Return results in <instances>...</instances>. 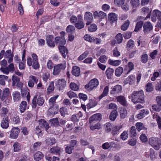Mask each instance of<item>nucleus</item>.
<instances>
[{
    "mask_svg": "<svg viewBox=\"0 0 161 161\" xmlns=\"http://www.w3.org/2000/svg\"><path fill=\"white\" fill-rule=\"evenodd\" d=\"M9 120L8 118H4L2 120L1 125L3 128L6 129L9 126Z\"/></svg>",
    "mask_w": 161,
    "mask_h": 161,
    "instance_id": "f3484780",
    "label": "nucleus"
},
{
    "mask_svg": "<svg viewBox=\"0 0 161 161\" xmlns=\"http://www.w3.org/2000/svg\"><path fill=\"white\" fill-rule=\"evenodd\" d=\"M66 67L65 62L57 64L54 66L53 74L54 75H59L62 70H64Z\"/></svg>",
    "mask_w": 161,
    "mask_h": 161,
    "instance_id": "7ed1b4c3",
    "label": "nucleus"
},
{
    "mask_svg": "<svg viewBox=\"0 0 161 161\" xmlns=\"http://www.w3.org/2000/svg\"><path fill=\"white\" fill-rule=\"evenodd\" d=\"M43 157V154L40 151L37 152L34 155V159L36 161H39Z\"/></svg>",
    "mask_w": 161,
    "mask_h": 161,
    "instance_id": "a878e982",
    "label": "nucleus"
},
{
    "mask_svg": "<svg viewBox=\"0 0 161 161\" xmlns=\"http://www.w3.org/2000/svg\"><path fill=\"white\" fill-rule=\"evenodd\" d=\"M129 98H131V101L134 103H145L143 91L141 90L139 91H134L129 97Z\"/></svg>",
    "mask_w": 161,
    "mask_h": 161,
    "instance_id": "f257e3e1",
    "label": "nucleus"
},
{
    "mask_svg": "<svg viewBox=\"0 0 161 161\" xmlns=\"http://www.w3.org/2000/svg\"><path fill=\"white\" fill-rule=\"evenodd\" d=\"M61 36H58L55 39V42L59 46H64L66 43V41L64 39V36L65 33L64 31H62L60 33Z\"/></svg>",
    "mask_w": 161,
    "mask_h": 161,
    "instance_id": "423d86ee",
    "label": "nucleus"
},
{
    "mask_svg": "<svg viewBox=\"0 0 161 161\" xmlns=\"http://www.w3.org/2000/svg\"><path fill=\"white\" fill-rule=\"evenodd\" d=\"M148 60V55L147 54L142 55L141 58V61L144 63H146Z\"/></svg>",
    "mask_w": 161,
    "mask_h": 161,
    "instance_id": "e2e57ef3",
    "label": "nucleus"
},
{
    "mask_svg": "<svg viewBox=\"0 0 161 161\" xmlns=\"http://www.w3.org/2000/svg\"><path fill=\"white\" fill-rule=\"evenodd\" d=\"M155 89L157 91H161V80L156 84L155 86Z\"/></svg>",
    "mask_w": 161,
    "mask_h": 161,
    "instance_id": "774afa93",
    "label": "nucleus"
},
{
    "mask_svg": "<svg viewBox=\"0 0 161 161\" xmlns=\"http://www.w3.org/2000/svg\"><path fill=\"white\" fill-rule=\"evenodd\" d=\"M4 54V57L6 58H8L12 56H13V54L11 53V50H9L6 51Z\"/></svg>",
    "mask_w": 161,
    "mask_h": 161,
    "instance_id": "69168bd1",
    "label": "nucleus"
},
{
    "mask_svg": "<svg viewBox=\"0 0 161 161\" xmlns=\"http://www.w3.org/2000/svg\"><path fill=\"white\" fill-rule=\"evenodd\" d=\"M131 5L133 7H136L139 4V0H131L130 1Z\"/></svg>",
    "mask_w": 161,
    "mask_h": 161,
    "instance_id": "3c124183",
    "label": "nucleus"
},
{
    "mask_svg": "<svg viewBox=\"0 0 161 161\" xmlns=\"http://www.w3.org/2000/svg\"><path fill=\"white\" fill-rule=\"evenodd\" d=\"M114 73V70L113 69L108 68L106 71V74L108 79L111 78L112 75Z\"/></svg>",
    "mask_w": 161,
    "mask_h": 161,
    "instance_id": "c756f323",
    "label": "nucleus"
},
{
    "mask_svg": "<svg viewBox=\"0 0 161 161\" xmlns=\"http://www.w3.org/2000/svg\"><path fill=\"white\" fill-rule=\"evenodd\" d=\"M108 20L111 22L116 21L117 19V16L114 13H110L108 14Z\"/></svg>",
    "mask_w": 161,
    "mask_h": 161,
    "instance_id": "473e14b6",
    "label": "nucleus"
},
{
    "mask_svg": "<svg viewBox=\"0 0 161 161\" xmlns=\"http://www.w3.org/2000/svg\"><path fill=\"white\" fill-rule=\"evenodd\" d=\"M75 26L77 29H80L84 28L85 24L82 21H78L77 23H75Z\"/></svg>",
    "mask_w": 161,
    "mask_h": 161,
    "instance_id": "79ce46f5",
    "label": "nucleus"
},
{
    "mask_svg": "<svg viewBox=\"0 0 161 161\" xmlns=\"http://www.w3.org/2000/svg\"><path fill=\"white\" fill-rule=\"evenodd\" d=\"M14 150V152H18L20 150L21 148L20 145L19 143L15 142L13 145Z\"/></svg>",
    "mask_w": 161,
    "mask_h": 161,
    "instance_id": "49530a36",
    "label": "nucleus"
},
{
    "mask_svg": "<svg viewBox=\"0 0 161 161\" xmlns=\"http://www.w3.org/2000/svg\"><path fill=\"white\" fill-rule=\"evenodd\" d=\"M39 125L41 126H43L46 130L49 128V126L47 123L43 119H41L39 120Z\"/></svg>",
    "mask_w": 161,
    "mask_h": 161,
    "instance_id": "cd10ccee",
    "label": "nucleus"
},
{
    "mask_svg": "<svg viewBox=\"0 0 161 161\" xmlns=\"http://www.w3.org/2000/svg\"><path fill=\"white\" fill-rule=\"evenodd\" d=\"M19 132V129L18 127H14L12 129L10 135V137L13 138H16Z\"/></svg>",
    "mask_w": 161,
    "mask_h": 161,
    "instance_id": "2eb2a0df",
    "label": "nucleus"
},
{
    "mask_svg": "<svg viewBox=\"0 0 161 161\" xmlns=\"http://www.w3.org/2000/svg\"><path fill=\"white\" fill-rule=\"evenodd\" d=\"M85 40L89 42H92L93 40V38L91 37L90 36L88 35H86L84 37Z\"/></svg>",
    "mask_w": 161,
    "mask_h": 161,
    "instance_id": "338daca9",
    "label": "nucleus"
},
{
    "mask_svg": "<svg viewBox=\"0 0 161 161\" xmlns=\"http://www.w3.org/2000/svg\"><path fill=\"white\" fill-rule=\"evenodd\" d=\"M18 9L19 11V14L20 15H22L23 14L24 11L23 7L20 2L18 3Z\"/></svg>",
    "mask_w": 161,
    "mask_h": 161,
    "instance_id": "680f3d73",
    "label": "nucleus"
},
{
    "mask_svg": "<svg viewBox=\"0 0 161 161\" xmlns=\"http://www.w3.org/2000/svg\"><path fill=\"white\" fill-rule=\"evenodd\" d=\"M93 16L92 13L90 12H86L85 15L84 20L86 21V25H89L92 20Z\"/></svg>",
    "mask_w": 161,
    "mask_h": 161,
    "instance_id": "9b49d317",
    "label": "nucleus"
},
{
    "mask_svg": "<svg viewBox=\"0 0 161 161\" xmlns=\"http://www.w3.org/2000/svg\"><path fill=\"white\" fill-rule=\"evenodd\" d=\"M38 78L36 76L31 75L29 77V81L28 82V85L29 87H33L35 84L37 83Z\"/></svg>",
    "mask_w": 161,
    "mask_h": 161,
    "instance_id": "9d476101",
    "label": "nucleus"
},
{
    "mask_svg": "<svg viewBox=\"0 0 161 161\" xmlns=\"http://www.w3.org/2000/svg\"><path fill=\"white\" fill-rule=\"evenodd\" d=\"M54 89V82L53 81L51 82L47 88V92L48 93H50L52 92L53 91Z\"/></svg>",
    "mask_w": 161,
    "mask_h": 161,
    "instance_id": "8fccbe9b",
    "label": "nucleus"
},
{
    "mask_svg": "<svg viewBox=\"0 0 161 161\" xmlns=\"http://www.w3.org/2000/svg\"><path fill=\"white\" fill-rule=\"evenodd\" d=\"M56 142V140L54 138H47L46 140V143L48 145H53Z\"/></svg>",
    "mask_w": 161,
    "mask_h": 161,
    "instance_id": "4c0bfd02",
    "label": "nucleus"
},
{
    "mask_svg": "<svg viewBox=\"0 0 161 161\" xmlns=\"http://www.w3.org/2000/svg\"><path fill=\"white\" fill-rule=\"evenodd\" d=\"M152 107V109L156 111L159 112L161 110V106L158 104L157 105L155 104L153 105Z\"/></svg>",
    "mask_w": 161,
    "mask_h": 161,
    "instance_id": "0e129e2a",
    "label": "nucleus"
},
{
    "mask_svg": "<svg viewBox=\"0 0 161 161\" xmlns=\"http://www.w3.org/2000/svg\"><path fill=\"white\" fill-rule=\"evenodd\" d=\"M128 137V134L126 131H124L120 135V138L123 140H126Z\"/></svg>",
    "mask_w": 161,
    "mask_h": 161,
    "instance_id": "6e6d98bb",
    "label": "nucleus"
},
{
    "mask_svg": "<svg viewBox=\"0 0 161 161\" xmlns=\"http://www.w3.org/2000/svg\"><path fill=\"white\" fill-rule=\"evenodd\" d=\"M89 52L86 51L84 52L82 54L80 55L78 58V60L79 61H81L85 58L86 56L88 54Z\"/></svg>",
    "mask_w": 161,
    "mask_h": 161,
    "instance_id": "052dcab7",
    "label": "nucleus"
},
{
    "mask_svg": "<svg viewBox=\"0 0 161 161\" xmlns=\"http://www.w3.org/2000/svg\"><path fill=\"white\" fill-rule=\"evenodd\" d=\"M109 91V87L108 86H106L104 88L103 92L102 94L99 97V99L100 100L103 97L107 96L108 93Z\"/></svg>",
    "mask_w": 161,
    "mask_h": 161,
    "instance_id": "2f4dec72",
    "label": "nucleus"
},
{
    "mask_svg": "<svg viewBox=\"0 0 161 161\" xmlns=\"http://www.w3.org/2000/svg\"><path fill=\"white\" fill-rule=\"evenodd\" d=\"M27 107V103L26 101H22L19 106V110L21 113L24 112L26 110Z\"/></svg>",
    "mask_w": 161,
    "mask_h": 161,
    "instance_id": "5701e85b",
    "label": "nucleus"
},
{
    "mask_svg": "<svg viewBox=\"0 0 161 161\" xmlns=\"http://www.w3.org/2000/svg\"><path fill=\"white\" fill-rule=\"evenodd\" d=\"M99 84V81L96 78L91 80L89 83L85 86V87L88 91H91L96 88Z\"/></svg>",
    "mask_w": 161,
    "mask_h": 161,
    "instance_id": "f03ea898",
    "label": "nucleus"
},
{
    "mask_svg": "<svg viewBox=\"0 0 161 161\" xmlns=\"http://www.w3.org/2000/svg\"><path fill=\"white\" fill-rule=\"evenodd\" d=\"M32 65V67L35 69H38L39 67V64L37 60L33 61V63Z\"/></svg>",
    "mask_w": 161,
    "mask_h": 161,
    "instance_id": "bf43d9fd",
    "label": "nucleus"
},
{
    "mask_svg": "<svg viewBox=\"0 0 161 161\" xmlns=\"http://www.w3.org/2000/svg\"><path fill=\"white\" fill-rule=\"evenodd\" d=\"M134 69V65L133 63L130 62L127 65L125 66L124 69V73L126 74H128L130 72Z\"/></svg>",
    "mask_w": 161,
    "mask_h": 161,
    "instance_id": "f8f14e48",
    "label": "nucleus"
},
{
    "mask_svg": "<svg viewBox=\"0 0 161 161\" xmlns=\"http://www.w3.org/2000/svg\"><path fill=\"white\" fill-rule=\"evenodd\" d=\"M53 36L52 35H49L47 38V45L51 47H53L55 46L53 41L52 40Z\"/></svg>",
    "mask_w": 161,
    "mask_h": 161,
    "instance_id": "4be33fe9",
    "label": "nucleus"
},
{
    "mask_svg": "<svg viewBox=\"0 0 161 161\" xmlns=\"http://www.w3.org/2000/svg\"><path fill=\"white\" fill-rule=\"evenodd\" d=\"M130 21L128 20H126L124 23L121 27V29L123 31H125L128 28L130 25Z\"/></svg>",
    "mask_w": 161,
    "mask_h": 161,
    "instance_id": "58836bf2",
    "label": "nucleus"
},
{
    "mask_svg": "<svg viewBox=\"0 0 161 161\" xmlns=\"http://www.w3.org/2000/svg\"><path fill=\"white\" fill-rule=\"evenodd\" d=\"M157 19L160 20H161V12L158 10L156 9L153 11L151 19L152 21L155 22Z\"/></svg>",
    "mask_w": 161,
    "mask_h": 161,
    "instance_id": "6e6552de",
    "label": "nucleus"
},
{
    "mask_svg": "<svg viewBox=\"0 0 161 161\" xmlns=\"http://www.w3.org/2000/svg\"><path fill=\"white\" fill-rule=\"evenodd\" d=\"M115 38L118 44L122 42L123 40L122 35L120 33H119L116 35Z\"/></svg>",
    "mask_w": 161,
    "mask_h": 161,
    "instance_id": "37998d69",
    "label": "nucleus"
},
{
    "mask_svg": "<svg viewBox=\"0 0 161 161\" xmlns=\"http://www.w3.org/2000/svg\"><path fill=\"white\" fill-rule=\"evenodd\" d=\"M149 144L156 150H158L160 148L161 144L158 142V138L152 137L150 138L149 141Z\"/></svg>",
    "mask_w": 161,
    "mask_h": 161,
    "instance_id": "20e7f679",
    "label": "nucleus"
},
{
    "mask_svg": "<svg viewBox=\"0 0 161 161\" xmlns=\"http://www.w3.org/2000/svg\"><path fill=\"white\" fill-rule=\"evenodd\" d=\"M105 130L107 132H110L111 130V129H112V125L110 123H107L105 125Z\"/></svg>",
    "mask_w": 161,
    "mask_h": 161,
    "instance_id": "4d7b16f0",
    "label": "nucleus"
},
{
    "mask_svg": "<svg viewBox=\"0 0 161 161\" xmlns=\"http://www.w3.org/2000/svg\"><path fill=\"white\" fill-rule=\"evenodd\" d=\"M12 80L13 81L12 86H15L16 84L19 81V78L17 76L13 75L12 76Z\"/></svg>",
    "mask_w": 161,
    "mask_h": 161,
    "instance_id": "a18cd8bd",
    "label": "nucleus"
},
{
    "mask_svg": "<svg viewBox=\"0 0 161 161\" xmlns=\"http://www.w3.org/2000/svg\"><path fill=\"white\" fill-rule=\"evenodd\" d=\"M143 25V22L142 21L138 22L136 26L134 31L137 32L142 27Z\"/></svg>",
    "mask_w": 161,
    "mask_h": 161,
    "instance_id": "c03bdc74",
    "label": "nucleus"
},
{
    "mask_svg": "<svg viewBox=\"0 0 161 161\" xmlns=\"http://www.w3.org/2000/svg\"><path fill=\"white\" fill-rule=\"evenodd\" d=\"M50 122L53 125L56 126L58 125L59 121L58 118H54L50 120Z\"/></svg>",
    "mask_w": 161,
    "mask_h": 161,
    "instance_id": "603ef678",
    "label": "nucleus"
},
{
    "mask_svg": "<svg viewBox=\"0 0 161 161\" xmlns=\"http://www.w3.org/2000/svg\"><path fill=\"white\" fill-rule=\"evenodd\" d=\"M122 90V87L121 86L117 85L112 87L110 91L111 94L115 95L120 93Z\"/></svg>",
    "mask_w": 161,
    "mask_h": 161,
    "instance_id": "1a4fd4ad",
    "label": "nucleus"
},
{
    "mask_svg": "<svg viewBox=\"0 0 161 161\" xmlns=\"http://www.w3.org/2000/svg\"><path fill=\"white\" fill-rule=\"evenodd\" d=\"M97 26L95 24H92L88 27V30L90 32H93L97 29Z\"/></svg>",
    "mask_w": 161,
    "mask_h": 161,
    "instance_id": "5fc2aeb1",
    "label": "nucleus"
},
{
    "mask_svg": "<svg viewBox=\"0 0 161 161\" xmlns=\"http://www.w3.org/2000/svg\"><path fill=\"white\" fill-rule=\"evenodd\" d=\"M80 69L79 67L75 66L73 67L72 73L73 75L76 76H78L80 75Z\"/></svg>",
    "mask_w": 161,
    "mask_h": 161,
    "instance_id": "393cba45",
    "label": "nucleus"
},
{
    "mask_svg": "<svg viewBox=\"0 0 161 161\" xmlns=\"http://www.w3.org/2000/svg\"><path fill=\"white\" fill-rule=\"evenodd\" d=\"M146 90L147 92H151L153 90V87L152 83L148 82L146 85Z\"/></svg>",
    "mask_w": 161,
    "mask_h": 161,
    "instance_id": "de8ad7c7",
    "label": "nucleus"
},
{
    "mask_svg": "<svg viewBox=\"0 0 161 161\" xmlns=\"http://www.w3.org/2000/svg\"><path fill=\"white\" fill-rule=\"evenodd\" d=\"M108 63L110 65L114 66H118L121 63V60H113L110 59L108 60Z\"/></svg>",
    "mask_w": 161,
    "mask_h": 161,
    "instance_id": "bb28decb",
    "label": "nucleus"
},
{
    "mask_svg": "<svg viewBox=\"0 0 161 161\" xmlns=\"http://www.w3.org/2000/svg\"><path fill=\"white\" fill-rule=\"evenodd\" d=\"M101 127V125L98 122L97 123L90 125V128L91 130H93L96 129L99 130Z\"/></svg>",
    "mask_w": 161,
    "mask_h": 161,
    "instance_id": "c9c22d12",
    "label": "nucleus"
},
{
    "mask_svg": "<svg viewBox=\"0 0 161 161\" xmlns=\"http://www.w3.org/2000/svg\"><path fill=\"white\" fill-rule=\"evenodd\" d=\"M50 152L53 154L59 155L61 153V148L58 146L54 147L50 149Z\"/></svg>",
    "mask_w": 161,
    "mask_h": 161,
    "instance_id": "6ab92c4d",
    "label": "nucleus"
},
{
    "mask_svg": "<svg viewBox=\"0 0 161 161\" xmlns=\"http://www.w3.org/2000/svg\"><path fill=\"white\" fill-rule=\"evenodd\" d=\"M153 119H156L157 122L158 127L159 129L161 130V118L157 115L154 114L153 115Z\"/></svg>",
    "mask_w": 161,
    "mask_h": 161,
    "instance_id": "ea45409f",
    "label": "nucleus"
},
{
    "mask_svg": "<svg viewBox=\"0 0 161 161\" xmlns=\"http://www.w3.org/2000/svg\"><path fill=\"white\" fill-rule=\"evenodd\" d=\"M136 129L138 131H140L141 130L144 128L143 124L142 123H136Z\"/></svg>",
    "mask_w": 161,
    "mask_h": 161,
    "instance_id": "864d4df0",
    "label": "nucleus"
},
{
    "mask_svg": "<svg viewBox=\"0 0 161 161\" xmlns=\"http://www.w3.org/2000/svg\"><path fill=\"white\" fill-rule=\"evenodd\" d=\"M127 114V110L125 108H123L120 110V116L121 118L124 119Z\"/></svg>",
    "mask_w": 161,
    "mask_h": 161,
    "instance_id": "09e8293b",
    "label": "nucleus"
},
{
    "mask_svg": "<svg viewBox=\"0 0 161 161\" xmlns=\"http://www.w3.org/2000/svg\"><path fill=\"white\" fill-rule=\"evenodd\" d=\"M66 82V81L64 79L58 80V86L59 87V90H62L64 88L65 86Z\"/></svg>",
    "mask_w": 161,
    "mask_h": 161,
    "instance_id": "aec40b11",
    "label": "nucleus"
},
{
    "mask_svg": "<svg viewBox=\"0 0 161 161\" xmlns=\"http://www.w3.org/2000/svg\"><path fill=\"white\" fill-rule=\"evenodd\" d=\"M118 115V112L116 110H114L110 113L109 118L112 121L115 120Z\"/></svg>",
    "mask_w": 161,
    "mask_h": 161,
    "instance_id": "c85d7f7f",
    "label": "nucleus"
},
{
    "mask_svg": "<svg viewBox=\"0 0 161 161\" xmlns=\"http://www.w3.org/2000/svg\"><path fill=\"white\" fill-rule=\"evenodd\" d=\"M37 97L35 96L32 101V107L33 108H36V103L39 106H42L44 103V100L42 97L41 96H38L37 99V103L36 102Z\"/></svg>",
    "mask_w": 161,
    "mask_h": 161,
    "instance_id": "0eeeda50",
    "label": "nucleus"
},
{
    "mask_svg": "<svg viewBox=\"0 0 161 161\" xmlns=\"http://www.w3.org/2000/svg\"><path fill=\"white\" fill-rule=\"evenodd\" d=\"M135 80V76L131 75L129 76L124 81V85H125L128 83L130 85H132L134 83Z\"/></svg>",
    "mask_w": 161,
    "mask_h": 161,
    "instance_id": "4468645a",
    "label": "nucleus"
},
{
    "mask_svg": "<svg viewBox=\"0 0 161 161\" xmlns=\"http://www.w3.org/2000/svg\"><path fill=\"white\" fill-rule=\"evenodd\" d=\"M130 135L131 137H134L136 135V130L135 126H132L130 130Z\"/></svg>",
    "mask_w": 161,
    "mask_h": 161,
    "instance_id": "a19ab883",
    "label": "nucleus"
},
{
    "mask_svg": "<svg viewBox=\"0 0 161 161\" xmlns=\"http://www.w3.org/2000/svg\"><path fill=\"white\" fill-rule=\"evenodd\" d=\"M143 31L145 33L149 32L153 29V26L150 22H147L145 23L143 26Z\"/></svg>",
    "mask_w": 161,
    "mask_h": 161,
    "instance_id": "dca6fc26",
    "label": "nucleus"
},
{
    "mask_svg": "<svg viewBox=\"0 0 161 161\" xmlns=\"http://www.w3.org/2000/svg\"><path fill=\"white\" fill-rule=\"evenodd\" d=\"M106 14L102 11H100L99 12V19H103L104 20L106 19Z\"/></svg>",
    "mask_w": 161,
    "mask_h": 161,
    "instance_id": "13d9d810",
    "label": "nucleus"
},
{
    "mask_svg": "<svg viewBox=\"0 0 161 161\" xmlns=\"http://www.w3.org/2000/svg\"><path fill=\"white\" fill-rule=\"evenodd\" d=\"M123 72V69L122 67H119L115 70V74L117 77H119Z\"/></svg>",
    "mask_w": 161,
    "mask_h": 161,
    "instance_id": "72a5a7b5",
    "label": "nucleus"
},
{
    "mask_svg": "<svg viewBox=\"0 0 161 161\" xmlns=\"http://www.w3.org/2000/svg\"><path fill=\"white\" fill-rule=\"evenodd\" d=\"M12 97L15 102H17L20 100L21 98L20 93L17 91H15L13 92Z\"/></svg>",
    "mask_w": 161,
    "mask_h": 161,
    "instance_id": "412c9836",
    "label": "nucleus"
},
{
    "mask_svg": "<svg viewBox=\"0 0 161 161\" xmlns=\"http://www.w3.org/2000/svg\"><path fill=\"white\" fill-rule=\"evenodd\" d=\"M149 112L147 110H142L140 111V113L137 115V118L139 119L143 118L146 115L148 114Z\"/></svg>",
    "mask_w": 161,
    "mask_h": 161,
    "instance_id": "7c9ffc66",
    "label": "nucleus"
},
{
    "mask_svg": "<svg viewBox=\"0 0 161 161\" xmlns=\"http://www.w3.org/2000/svg\"><path fill=\"white\" fill-rule=\"evenodd\" d=\"M122 127V125L115 126L112 128L111 133L113 135L115 136L117 134L119 130Z\"/></svg>",
    "mask_w": 161,
    "mask_h": 161,
    "instance_id": "b1692460",
    "label": "nucleus"
},
{
    "mask_svg": "<svg viewBox=\"0 0 161 161\" xmlns=\"http://www.w3.org/2000/svg\"><path fill=\"white\" fill-rule=\"evenodd\" d=\"M1 100L4 101L6 104L9 103V98L10 97V93L9 90L8 88H5L2 91Z\"/></svg>",
    "mask_w": 161,
    "mask_h": 161,
    "instance_id": "39448f33",
    "label": "nucleus"
},
{
    "mask_svg": "<svg viewBox=\"0 0 161 161\" xmlns=\"http://www.w3.org/2000/svg\"><path fill=\"white\" fill-rule=\"evenodd\" d=\"M58 48L60 52L64 58H65L66 57V54L68 56V51L67 49L64 46H59Z\"/></svg>",
    "mask_w": 161,
    "mask_h": 161,
    "instance_id": "a211bd4d",
    "label": "nucleus"
},
{
    "mask_svg": "<svg viewBox=\"0 0 161 161\" xmlns=\"http://www.w3.org/2000/svg\"><path fill=\"white\" fill-rule=\"evenodd\" d=\"M116 99L117 101L123 106L127 107L128 106V104L124 96H118L116 97Z\"/></svg>",
    "mask_w": 161,
    "mask_h": 161,
    "instance_id": "ddd939ff",
    "label": "nucleus"
},
{
    "mask_svg": "<svg viewBox=\"0 0 161 161\" xmlns=\"http://www.w3.org/2000/svg\"><path fill=\"white\" fill-rule=\"evenodd\" d=\"M58 97V95H56L55 96L52 97L50 99L49 101L51 107H52L54 106L56 103L55 101Z\"/></svg>",
    "mask_w": 161,
    "mask_h": 161,
    "instance_id": "f704fd0d",
    "label": "nucleus"
},
{
    "mask_svg": "<svg viewBox=\"0 0 161 161\" xmlns=\"http://www.w3.org/2000/svg\"><path fill=\"white\" fill-rule=\"evenodd\" d=\"M102 115L100 114H96L91 116L90 118L93 119L95 121H99L102 119Z\"/></svg>",
    "mask_w": 161,
    "mask_h": 161,
    "instance_id": "e433bc0d",
    "label": "nucleus"
}]
</instances>
